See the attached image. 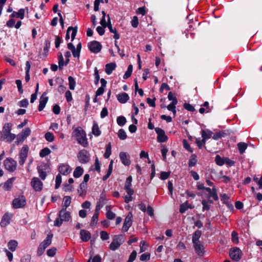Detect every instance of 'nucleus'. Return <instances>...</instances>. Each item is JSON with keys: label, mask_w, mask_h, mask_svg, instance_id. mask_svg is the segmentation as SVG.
<instances>
[{"label": "nucleus", "mask_w": 262, "mask_h": 262, "mask_svg": "<svg viewBox=\"0 0 262 262\" xmlns=\"http://www.w3.org/2000/svg\"><path fill=\"white\" fill-rule=\"evenodd\" d=\"M73 135L76 138L79 144L83 147L87 146L88 142L86 138V134L81 127H78L75 128Z\"/></svg>", "instance_id": "f257e3e1"}, {"label": "nucleus", "mask_w": 262, "mask_h": 262, "mask_svg": "<svg viewBox=\"0 0 262 262\" xmlns=\"http://www.w3.org/2000/svg\"><path fill=\"white\" fill-rule=\"evenodd\" d=\"M67 209L63 208L59 212L58 218L54 221V226H60L63 221L68 222L71 218L70 212L67 211Z\"/></svg>", "instance_id": "f03ea898"}, {"label": "nucleus", "mask_w": 262, "mask_h": 262, "mask_svg": "<svg viewBox=\"0 0 262 262\" xmlns=\"http://www.w3.org/2000/svg\"><path fill=\"white\" fill-rule=\"evenodd\" d=\"M125 238L122 235H115L113 241L109 246V248L112 251H115L124 242Z\"/></svg>", "instance_id": "7ed1b4c3"}, {"label": "nucleus", "mask_w": 262, "mask_h": 262, "mask_svg": "<svg viewBox=\"0 0 262 262\" xmlns=\"http://www.w3.org/2000/svg\"><path fill=\"white\" fill-rule=\"evenodd\" d=\"M52 236V234L48 235L46 238L39 245L37 250V253L39 255H41L46 248L51 244Z\"/></svg>", "instance_id": "20e7f679"}, {"label": "nucleus", "mask_w": 262, "mask_h": 262, "mask_svg": "<svg viewBox=\"0 0 262 262\" xmlns=\"http://www.w3.org/2000/svg\"><path fill=\"white\" fill-rule=\"evenodd\" d=\"M229 256L232 260L238 261L242 258V252L239 248L234 247L230 250Z\"/></svg>", "instance_id": "39448f33"}, {"label": "nucleus", "mask_w": 262, "mask_h": 262, "mask_svg": "<svg viewBox=\"0 0 262 262\" xmlns=\"http://www.w3.org/2000/svg\"><path fill=\"white\" fill-rule=\"evenodd\" d=\"M77 158L78 161L82 164L88 163L90 159L88 151L85 149H82L79 151Z\"/></svg>", "instance_id": "423d86ee"}, {"label": "nucleus", "mask_w": 262, "mask_h": 262, "mask_svg": "<svg viewBox=\"0 0 262 262\" xmlns=\"http://www.w3.org/2000/svg\"><path fill=\"white\" fill-rule=\"evenodd\" d=\"M4 164L5 168L9 171H14L16 168V162L12 158H7Z\"/></svg>", "instance_id": "0eeeda50"}, {"label": "nucleus", "mask_w": 262, "mask_h": 262, "mask_svg": "<svg viewBox=\"0 0 262 262\" xmlns=\"http://www.w3.org/2000/svg\"><path fill=\"white\" fill-rule=\"evenodd\" d=\"M31 129L29 127L25 128L22 130V132L17 135V140L16 143L17 144H19L20 143H22L27 137H28L31 134Z\"/></svg>", "instance_id": "6e6552de"}, {"label": "nucleus", "mask_w": 262, "mask_h": 262, "mask_svg": "<svg viewBox=\"0 0 262 262\" xmlns=\"http://www.w3.org/2000/svg\"><path fill=\"white\" fill-rule=\"evenodd\" d=\"M26 199L24 196L16 198L12 202L13 207L15 209L23 208L26 205Z\"/></svg>", "instance_id": "1a4fd4ad"}, {"label": "nucleus", "mask_w": 262, "mask_h": 262, "mask_svg": "<svg viewBox=\"0 0 262 262\" xmlns=\"http://www.w3.org/2000/svg\"><path fill=\"white\" fill-rule=\"evenodd\" d=\"M31 185L35 191H40L42 189L43 183L38 178L34 177L32 179Z\"/></svg>", "instance_id": "9d476101"}, {"label": "nucleus", "mask_w": 262, "mask_h": 262, "mask_svg": "<svg viewBox=\"0 0 262 262\" xmlns=\"http://www.w3.org/2000/svg\"><path fill=\"white\" fill-rule=\"evenodd\" d=\"M29 148L27 145H24L21 148L19 152V163L20 165H23L27 158Z\"/></svg>", "instance_id": "9b49d317"}, {"label": "nucleus", "mask_w": 262, "mask_h": 262, "mask_svg": "<svg viewBox=\"0 0 262 262\" xmlns=\"http://www.w3.org/2000/svg\"><path fill=\"white\" fill-rule=\"evenodd\" d=\"M88 47L91 52L94 53H99L102 48L101 44L97 41H93L88 43Z\"/></svg>", "instance_id": "f8f14e48"}, {"label": "nucleus", "mask_w": 262, "mask_h": 262, "mask_svg": "<svg viewBox=\"0 0 262 262\" xmlns=\"http://www.w3.org/2000/svg\"><path fill=\"white\" fill-rule=\"evenodd\" d=\"M155 131L158 135L157 141L158 142L162 143L166 142L168 138L165 134V132L161 128L159 127L155 128Z\"/></svg>", "instance_id": "ddd939ff"}, {"label": "nucleus", "mask_w": 262, "mask_h": 262, "mask_svg": "<svg viewBox=\"0 0 262 262\" xmlns=\"http://www.w3.org/2000/svg\"><path fill=\"white\" fill-rule=\"evenodd\" d=\"M132 214L129 212L125 219L122 228L123 232H126L132 225Z\"/></svg>", "instance_id": "4468645a"}, {"label": "nucleus", "mask_w": 262, "mask_h": 262, "mask_svg": "<svg viewBox=\"0 0 262 262\" xmlns=\"http://www.w3.org/2000/svg\"><path fill=\"white\" fill-rule=\"evenodd\" d=\"M12 216L13 214L11 213L6 212L5 213L1 220V226L3 227L7 226L9 224Z\"/></svg>", "instance_id": "2eb2a0df"}, {"label": "nucleus", "mask_w": 262, "mask_h": 262, "mask_svg": "<svg viewBox=\"0 0 262 262\" xmlns=\"http://www.w3.org/2000/svg\"><path fill=\"white\" fill-rule=\"evenodd\" d=\"M119 157L122 163L125 166H129L130 164V157L128 154L125 152H120Z\"/></svg>", "instance_id": "dca6fc26"}, {"label": "nucleus", "mask_w": 262, "mask_h": 262, "mask_svg": "<svg viewBox=\"0 0 262 262\" xmlns=\"http://www.w3.org/2000/svg\"><path fill=\"white\" fill-rule=\"evenodd\" d=\"M132 181V176H129L127 178L125 183L124 189L127 194H133L134 193V190L131 188Z\"/></svg>", "instance_id": "f3484780"}, {"label": "nucleus", "mask_w": 262, "mask_h": 262, "mask_svg": "<svg viewBox=\"0 0 262 262\" xmlns=\"http://www.w3.org/2000/svg\"><path fill=\"white\" fill-rule=\"evenodd\" d=\"M71 31H72L71 39H72V41H73L76 36L77 31V27H69L68 28L67 31L66 36V39L67 40H68L70 39L69 33Z\"/></svg>", "instance_id": "a211bd4d"}, {"label": "nucleus", "mask_w": 262, "mask_h": 262, "mask_svg": "<svg viewBox=\"0 0 262 262\" xmlns=\"http://www.w3.org/2000/svg\"><path fill=\"white\" fill-rule=\"evenodd\" d=\"M59 173L63 175H68L71 171L72 169L69 165L62 164L59 167Z\"/></svg>", "instance_id": "6ab92c4d"}, {"label": "nucleus", "mask_w": 262, "mask_h": 262, "mask_svg": "<svg viewBox=\"0 0 262 262\" xmlns=\"http://www.w3.org/2000/svg\"><path fill=\"white\" fill-rule=\"evenodd\" d=\"M45 93H43V95L41 96V97L40 98L39 100V104L38 106V111L39 112L43 110V109L45 108L46 103L48 102V97L45 96Z\"/></svg>", "instance_id": "aec40b11"}, {"label": "nucleus", "mask_w": 262, "mask_h": 262, "mask_svg": "<svg viewBox=\"0 0 262 262\" xmlns=\"http://www.w3.org/2000/svg\"><path fill=\"white\" fill-rule=\"evenodd\" d=\"M47 169V167L46 165H41L38 166L37 170L39 174L40 178L44 180L46 178V170Z\"/></svg>", "instance_id": "412c9836"}, {"label": "nucleus", "mask_w": 262, "mask_h": 262, "mask_svg": "<svg viewBox=\"0 0 262 262\" xmlns=\"http://www.w3.org/2000/svg\"><path fill=\"white\" fill-rule=\"evenodd\" d=\"M196 253L199 256H202L204 253V247L201 243L193 244Z\"/></svg>", "instance_id": "4be33fe9"}, {"label": "nucleus", "mask_w": 262, "mask_h": 262, "mask_svg": "<svg viewBox=\"0 0 262 262\" xmlns=\"http://www.w3.org/2000/svg\"><path fill=\"white\" fill-rule=\"evenodd\" d=\"M80 234L81 239L83 242H88L91 237L90 232L85 230H81Z\"/></svg>", "instance_id": "5701e85b"}, {"label": "nucleus", "mask_w": 262, "mask_h": 262, "mask_svg": "<svg viewBox=\"0 0 262 262\" xmlns=\"http://www.w3.org/2000/svg\"><path fill=\"white\" fill-rule=\"evenodd\" d=\"M15 180V178L12 177L9 179L4 184L3 186V189L5 191H8L11 189L12 187L13 183Z\"/></svg>", "instance_id": "b1692460"}, {"label": "nucleus", "mask_w": 262, "mask_h": 262, "mask_svg": "<svg viewBox=\"0 0 262 262\" xmlns=\"http://www.w3.org/2000/svg\"><path fill=\"white\" fill-rule=\"evenodd\" d=\"M205 190L209 193V198H212L215 201L218 200L216 190L215 188L211 189L210 188L207 187L205 188Z\"/></svg>", "instance_id": "393cba45"}, {"label": "nucleus", "mask_w": 262, "mask_h": 262, "mask_svg": "<svg viewBox=\"0 0 262 262\" xmlns=\"http://www.w3.org/2000/svg\"><path fill=\"white\" fill-rule=\"evenodd\" d=\"M25 12V11L24 9H20L18 12L13 11L10 15V17L19 18L22 19L24 18Z\"/></svg>", "instance_id": "a878e982"}, {"label": "nucleus", "mask_w": 262, "mask_h": 262, "mask_svg": "<svg viewBox=\"0 0 262 262\" xmlns=\"http://www.w3.org/2000/svg\"><path fill=\"white\" fill-rule=\"evenodd\" d=\"M119 102L121 103H125L129 99V96L126 93H122L117 96Z\"/></svg>", "instance_id": "bb28decb"}, {"label": "nucleus", "mask_w": 262, "mask_h": 262, "mask_svg": "<svg viewBox=\"0 0 262 262\" xmlns=\"http://www.w3.org/2000/svg\"><path fill=\"white\" fill-rule=\"evenodd\" d=\"M213 134V132L209 129H204L201 132V135L202 138L204 139V140H207L208 139L212 138V135Z\"/></svg>", "instance_id": "cd10ccee"}, {"label": "nucleus", "mask_w": 262, "mask_h": 262, "mask_svg": "<svg viewBox=\"0 0 262 262\" xmlns=\"http://www.w3.org/2000/svg\"><path fill=\"white\" fill-rule=\"evenodd\" d=\"M11 127L12 124L10 123H7L4 125L2 129V134L4 137L11 133Z\"/></svg>", "instance_id": "c85d7f7f"}, {"label": "nucleus", "mask_w": 262, "mask_h": 262, "mask_svg": "<svg viewBox=\"0 0 262 262\" xmlns=\"http://www.w3.org/2000/svg\"><path fill=\"white\" fill-rule=\"evenodd\" d=\"M116 64L115 63H110L105 65V71L107 75H110L115 69Z\"/></svg>", "instance_id": "c756f323"}, {"label": "nucleus", "mask_w": 262, "mask_h": 262, "mask_svg": "<svg viewBox=\"0 0 262 262\" xmlns=\"http://www.w3.org/2000/svg\"><path fill=\"white\" fill-rule=\"evenodd\" d=\"M178 103L177 100H174L173 102H171L167 106V108L168 111H171L174 115V116L176 115V105Z\"/></svg>", "instance_id": "7c9ffc66"}, {"label": "nucleus", "mask_w": 262, "mask_h": 262, "mask_svg": "<svg viewBox=\"0 0 262 262\" xmlns=\"http://www.w3.org/2000/svg\"><path fill=\"white\" fill-rule=\"evenodd\" d=\"M202 235V232L200 230H196L194 232L192 236L193 244L200 243L199 239Z\"/></svg>", "instance_id": "2f4dec72"}, {"label": "nucleus", "mask_w": 262, "mask_h": 262, "mask_svg": "<svg viewBox=\"0 0 262 262\" xmlns=\"http://www.w3.org/2000/svg\"><path fill=\"white\" fill-rule=\"evenodd\" d=\"M18 243L15 240H11L8 243V247L10 250L13 252L15 251L17 247Z\"/></svg>", "instance_id": "473e14b6"}, {"label": "nucleus", "mask_w": 262, "mask_h": 262, "mask_svg": "<svg viewBox=\"0 0 262 262\" xmlns=\"http://www.w3.org/2000/svg\"><path fill=\"white\" fill-rule=\"evenodd\" d=\"M188 208H192V207L190 205H189L188 203V201H186L184 203L182 204L180 206V212L181 213H184Z\"/></svg>", "instance_id": "72a5a7b5"}, {"label": "nucleus", "mask_w": 262, "mask_h": 262, "mask_svg": "<svg viewBox=\"0 0 262 262\" xmlns=\"http://www.w3.org/2000/svg\"><path fill=\"white\" fill-rule=\"evenodd\" d=\"M83 172V169L80 166L77 167L74 171L73 176L75 178L80 177Z\"/></svg>", "instance_id": "f704fd0d"}, {"label": "nucleus", "mask_w": 262, "mask_h": 262, "mask_svg": "<svg viewBox=\"0 0 262 262\" xmlns=\"http://www.w3.org/2000/svg\"><path fill=\"white\" fill-rule=\"evenodd\" d=\"M71 198L69 196H65L63 199V208L67 209L70 205Z\"/></svg>", "instance_id": "c9c22d12"}, {"label": "nucleus", "mask_w": 262, "mask_h": 262, "mask_svg": "<svg viewBox=\"0 0 262 262\" xmlns=\"http://www.w3.org/2000/svg\"><path fill=\"white\" fill-rule=\"evenodd\" d=\"M133 66L130 64L127 68V70L123 75V78L126 79L128 78L130 76L133 72Z\"/></svg>", "instance_id": "e433bc0d"}, {"label": "nucleus", "mask_w": 262, "mask_h": 262, "mask_svg": "<svg viewBox=\"0 0 262 262\" xmlns=\"http://www.w3.org/2000/svg\"><path fill=\"white\" fill-rule=\"evenodd\" d=\"M237 146L239 149V151L241 154H243L245 152V150L247 148V144L244 142H239L237 144Z\"/></svg>", "instance_id": "4c0bfd02"}, {"label": "nucleus", "mask_w": 262, "mask_h": 262, "mask_svg": "<svg viewBox=\"0 0 262 262\" xmlns=\"http://www.w3.org/2000/svg\"><path fill=\"white\" fill-rule=\"evenodd\" d=\"M197 162L196 156L195 155H192L189 160V166L193 167L194 166Z\"/></svg>", "instance_id": "58836bf2"}, {"label": "nucleus", "mask_w": 262, "mask_h": 262, "mask_svg": "<svg viewBox=\"0 0 262 262\" xmlns=\"http://www.w3.org/2000/svg\"><path fill=\"white\" fill-rule=\"evenodd\" d=\"M213 203L212 201H207L206 200H203L202 204L203 205V210H208L210 209V204Z\"/></svg>", "instance_id": "ea45409f"}, {"label": "nucleus", "mask_w": 262, "mask_h": 262, "mask_svg": "<svg viewBox=\"0 0 262 262\" xmlns=\"http://www.w3.org/2000/svg\"><path fill=\"white\" fill-rule=\"evenodd\" d=\"M92 132L93 134L96 136H98L101 134V131L99 129L98 125L97 123H94L93 126Z\"/></svg>", "instance_id": "a19ab883"}, {"label": "nucleus", "mask_w": 262, "mask_h": 262, "mask_svg": "<svg viewBox=\"0 0 262 262\" xmlns=\"http://www.w3.org/2000/svg\"><path fill=\"white\" fill-rule=\"evenodd\" d=\"M68 80H69V88L70 89L73 90L75 89V85H76V82L75 81V79L72 76H69L68 77Z\"/></svg>", "instance_id": "79ce46f5"}, {"label": "nucleus", "mask_w": 262, "mask_h": 262, "mask_svg": "<svg viewBox=\"0 0 262 262\" xmlns=\"http://www.w3.org/2000/svg\"><path fill=\"white\" fill-rule=\"evenodd\" d=\"M231 240L232 242L235 244L238 243V234L235 231H232L231 233Z\"/></svg>", "instance_id": "37998d69"}, {"label": "nucleus", "mask_w": 262, "mask_h": 262, "mask_svg": "<svg viewBox=\"0 0 262 262\" xmlns=\"http://www.w3.org/2000/svg\"><path fill=\"white\" fill-rule=\"evenodd\" d=\"M50 152H51L50 149L48 147H46V148H44L43 149H42V150H41V151H40V153H39V156L41 157H45L46 156L49 155L50 154Z\"/></svg>", "instance_id": "c03bdc74"}, {"label": "nucleus", "mask_w": 262, "mask_h": 262, "mask_svg": "<svg viewBox=\"0 0 262 262\" xmlns=\"http://www.w3.org/2000/svg\"><path fill=\"white\" fill-rule=\"evenodd\" d=\"M126 122V118L123 116H119L117 119V122L120 126H123L125 124Z\"/></svg>", "instance_id": "a18cd8bd"}, {"label": "nucleus", "mask_w": 262, "mask_h": 262, "mask_svg": "<svg viewBox=\"0 0 262 262\" xmlns=\"http://www.w3.org/2000/svg\"><path fill=\"white\" fill-rule=\"evenodd\" d=\"M111 155V143H108L106 147L105 152L104 155V157L107 159L110 157Z\"/></svg>", "instance_id": "49530a36"}, {"label": "nucleus", "mask_w": 262, "mask_h": 262, "mask_svg": "<svg viewBox=\"0 0 262 262\" xmlns=\"http://www.w3.org/2000/svg\"><path fill=\"white\" fill-rule=\"evenodd\" d=\"M118 137L121 140H125L127 138L126 134L125 132L124 131V130L123 129H120L119 130L118 133Z\"/></svg>", "instance_id": "de8ad7c7"}, {"label": "nucleus", "mask_w": 262, "mask_h": 262, "mask_svg": "<svg viewBox=\"0 0 262 262\" xmlns=\"http://www.w3.org/2000/svg\"><path fill=\"white\" fill-rule=\"evenodd\" d=\"M45 139L49 142H52L54 140V135L50 132L47 133L45 135Z\"/></svg>", "instance_id": "09e8293b"}, {"label": "nucleus", "mask_w": 262, "mask_h": 262, "mask_svg": "<svg viewBox=\"0 0 262 262\" xmlns=\"http://www.w3.org/2000/svg\"><path fill=\"white\" fill-rule=\"evenodd\" d=\"M215 162L216 163L219 165L222 166L224 164L225 160H224L223 158H222L220 156L217 155L215 157Z\"/></svg>", "instance_id": "8fccbe9b"}, {"label": "nucleus", "mask_w": 262, "mask_h": 262, "mask_svg": "<svg viewBox=\"0 0 262 262\" xmlns=\"http://www.w3.org/2000/svg\"><path fill=\"white\" fill-rule=\"evenodd\" d=\"M16 136L14 134L10 133L4 137L8 142H11L15 138Z\"/></svg>", "instance_id": "3c124183"}, {"label": "nucleus", "mask_w": 262, "mask_h": 262, "mask_svg": "<svg viewBox=\"0 0 262 262\" xmlns=\"http://www.w3.org/2000/svg\"><path fill=\"white\" fill-rule=\"evenodd\" d=\"M148 245L145 241H141L140 244V252L145 251L147 248Z\"/></svg>", "instance_id": "603ef678"}, {"label": "nucleus", "mask_w": 262, "mask_h": 262, "mask_svg": "<svg viewBox=\"0 0 262 262\" xmlns=\"http://www.w3.org/2000/svg\"><path fill=\"white\" fill-rule=\"evenodd\" d=\"M150 255L149 253H144L142 254L140 257L141 261L148 260L150 259Z\"/></svg>", "instance_id": "864d4df0"}, {"label": "nucleus", "mask_w": 262, "mask_h": 262, "mask_svg": "<svg viewBox=\"0 0 262 262\" xmlns=\"http://www.w3.org/2000/svg\"><path fill=\"white\" fill-rule=\"evenodd\" d=\"M61 183V177L60 174L57 175L56 177V184H55V189H58Z\"/></svg>", "instance_id": "5fc2aeb1"}, {"label": "nucleus", "mask_w": 262, "mask_h": 262, "mask_svg": "<svg viewBox=\"0 0 262 262\" xmlns=\"http://www.w3.org/2000/svg\"><path fill=\"white\" fill-rule=\"evenodd\" d=\"M137 256V252L136 251H133L129 255L127 262H133Z\"/></svg>", "instance_id": "6e6d98bb"}, {"label": "nucleus", "mask_w": 262, "mask_h": 262, "mask_svg": "<svg viewBox=\"0 0 262 262\" xmlns=\"http://www.w3.org/2000/svg\"><path fill=\"white\" fill-rule=\"evenodd\" d=\"M100 238L103 241L107 240L109 238V235L106 231H102L100 232Z\"/></svg>", "instance_id": "4d7b16f0"}, {"label": "nucleus", "mask_w": 262, "mask_h": 262, "mask_svg": "<svg viewBox=\"0 0 262 262\" xmlns=\"http://www.w3.org/2000/svg\"><path fill=\"white\" fill-rule=\"evenodd\" d=\"M183 144L184 147L186 149H187L188 151H190L191 152H192L193 151V150H192L191 148L190 147V145L187 142L186 140H185V139L183 140Z\"/></svg>", "instance_id": "13d9d810"}, {"label": "nucleus", "mask_w": 262, "mask_h": 262, "mask_svg": "<svg viewBox=\"0 0 262 262\" xmlns=\"http://www.w3.org/2000/svg\"><path fill=\"white\" fill-rule=\"evenodd\" d=\"M131 24L134 28H137L138 27L139 22L138 18L137 16H135L133 17L131 21Z\"/></svg>", "instance_id": "bf43d9fd"}, {"label": "nucleus", "mask_w": 262, "mask_h": 262, "mask_svg": "<svg viewBox=\"0 0 262 262\" xmlns=\"http://www.w3.org/2000/svg\"><path fill=\"white\" fill-rule=\"evenodd\" d=\"M98 216H99V215L94 214V215L92 218V220H91V226H94V225H96V224L97 223L98 221Z\"/></svg>", "instance_id": "052dcab7"}, {"label": "nucleus", "mask_w": 262, "mask_h": 262, "mask_svg": "<svg viewBox=\"0 0 262 262\" xmlns=\"http://www.w3.org/2000/svg\"><path fill=\"white\" fill-rule=\"evenodd\" d=\"M106 216L108 219L113 220L115 217L116 214L114 212H113L112 211L109 210H107V211L106 213Z\"/></svg>", "instance_id": "680f3d73"}, {"label": "nucleus", "mask_w": 262, "mask_h": 262, "mask_svg": "<svg viewBox=\"0 0 262 262\" xmlns=\"http://www.w3.org/2000/svg\"><path fill=\"white\" fill-rule=\"evenodd\" d=\"M59 68L60 69H62L63 66H64V61H63V57L61 53H60L59 55Z\"/></svg>", "instance_id": "e2e57ef3"}, {"label": "nucleus", "mask_w": 262, "mask_h": 262, "mask_svg": "<svg viewBox=\"0 0 262 262\" xmlns=\"http://www.w3.org/2000/svg\"><path fill=\"white\" fill-rule=\"evenodd\" d=\"M18 105L20 107H26L28 105V101L26 99H23L18 102Z\"/></svg>", "instance_id": "0e129e2a"}, {"label": "nucleus", "mask_w": 262, "mask_h": 262, "mask_svg": "<svg viewBox=\"0 0 262 262\" xmlns=\"http://www.w3.org/2000/svg\"><path fill=\"white\" fill-rule=\"evenodd\" d=\"M56 252V249L52 248L47 250V254L49 256L52 257L55 255Z\"/></svg>", "instance_id": "69168bd1"}, {"label": "nucleus", "mask_w": 262, "mask_h": 262, "mask_svg": "<svg viewBox=\"0 0 262 262\" xmlns=\"http://www.w3.org/2000/svg\"><path fill=\"white\" fill-rule=\"evenodd\" d=\"M15 83L17 85L18 92L22 94L23 93V90L22 88L21 81L20 80H16Z\"/></svg>", "instance_id": "338daca9"}, {"label": "nucleus", "mask_w": 262, "mask_h": 262, "mask_svg": "<svg viewBox=\"0 0 262 262\" xmlns=\"http://www.w3.org/2000/svg\"><path fill=\"white\" fill-rule=\"evenodd\" d=\"M184 107L186 110H187V111H190V112H194L195 110L194 107L192 105H191L189 103H185L184 104Z\"/></svg>", "instance_id": "774afa93"}]
</instances>
